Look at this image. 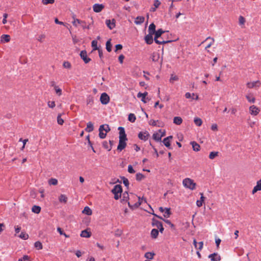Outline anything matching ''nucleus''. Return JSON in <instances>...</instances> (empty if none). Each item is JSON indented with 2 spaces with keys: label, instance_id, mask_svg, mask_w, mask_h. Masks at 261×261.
<instances>
[{
  "label": "nucleus",
  "instance_id": "obj_1",
  "mask_svg": "<svg viewBox=\"0 0 261 261\" xmlns=\"http://www.w3.org/2000/svg\"><path fill=\"white\" fill-rule=\"evenodd\" d=\"M165 31H163L162 29H158L155 31V33H154V42L158 44H164L167 43H170L172 42V40H159L158 39L161 38L162 35L164 33Z\"/></svg>",
  "mask_w": 261,
  "mask_h": 261
},
{
  "label": "nucleus",
  "instance_id": "obj_2",
  "mask_svg": "<svg viewBox=\"0 0 261 261\" xmlns=\"http://www.w3.org/2000/svg\"><path fill=\"white\" fill-rule=\"evenodd\" d=\"M111 130V128L108 124H102L100 125L99 131V137L100 139H105L107 136V134Z\"/></svg>",
  "mask_w": 261,
  "mask_h": 261
},
{
  "label": "nucleus",
  "instance_id": "obj_3",
  "mask_svg": "<svg viewBox=\"0 0 261 261\" xmlns=\"http://www.w3.org/2000/svg\"><path fill=\"white\" fill-rule=\"evenodd\" d=\"M182 184L185 187L193 190L196 188V183L194 180L190 178H186L182 181Z\"/></svg>",
  "mask_w": 261,
  "mask_h": 261
},
{
  "label": "nucleus",
  "instance_id": "obj_4",
  "mask_svg": "<svg viewBox=\"0 0 261 261\" xmlns=\"http://www.w3.org/2000/svg\"><path fill=\"white\" fill-rule=\"evenodd\" d=\"M134 196L136 198L137 197V196L136 195H134ZM138 199V202H137L136 203H135L133 205H132L130 204V202H128V206L130 208H132V209H134V208H137L142 203V201L144 200L145 201V202H146V199L145 198H144L143 197L142 198H141L140 197H137Z\"/></svg>",
  "mask_w": 261,
  "mask_h": 261
},
{
  "label": "nucleus",
  "instance_id": "obj_5",
  "mask_svg": "<svg viewBox=\"0 0 261 261\" xmlns=\"http://www.w3.org/2000/svg\"><path fill=\"white\" fill-rule=\"evenodd\" d=\"M100 101L102 105H107L110 101V97L107 93H102L100 97Z\"/></svg>",
  "mask_w": 261,
  "mask_h": 261
},
{
  "label": "nucleus",
  "instance_id": "obj_6",
  "mask_svg": "<svg viewBox=\"0 0 261 261\" xmlns=\"http://www.w3.org/2000/svg\"><path fill=\"white\" fill-rule=\"evenodd\" d=\"M151 214L153 215H154L155 217L163 220L166 223L168 224L173 230L175 229V225L173 223H172V222L169 220L164 219L162 218V217L158 216L153 213H152Z\"/></svg>",
  "mask_w": 261,
  "mask_h": 261
},
{
  "label": "nucleus",
  "instance_id": "obj_7",
  "mask_svg": "<svg viewBox=\"0 0 261 261\" xmlns=\"http://www.w3.org/2000/svg\"><path fill=\"white\" fill-rule=\"evenodd\" d=\"M249 112L251 115L256 116L260 112V109L254 105L251 106L249 107Z\"/></svg>",
  "mask_w": 261,
  "mask_h": 261
},
{
  "label": "nucleus",
  "instance_id": "obj_8",
  "mask_svg": "<svg viewBox=\"0 0 261 261\" xmlns=\"http://www.w3.org/2000/svg\"><path fill=\"white\" fill-rule=\"evenodd\" d=\"M80 57L86 64L91 61V59L87 57V51L85 50L81 51Z\"/></svg>",
  "mask_w": 261,
  "mask_h": 261
},
{
  "label": "nucleus",
  "instance_id": "obj_9",
  "mask_svg": "<svg viewBox=\"0 0 261 261\" xmlns=\"http://www.w3.org/2000/svg\"><path fill=\"white\" fill-rule=\"evenodd\" d=\"M149 136V133L145 131V132H140L138 134V138L144 141H146L148 140Z\"/></svg>",
  "mask_w": 261,
  "mask_h": 261
},
{
  "label": "nucleus",
  "instance_id": "obj_10",
  "mask_svg": "<svg viewBox=\"0 0 261 261\" xmlns=\"http://www.w3.org/2000/svg\"><path fill=\"white\" fill-rule=\"evenodd\" d=\"M104 7L105 6L103 4H95L93 6V10L94 12L98 13L101 12Z\"/></svg>",
  "mask_w": 261,
  "mask_h": 261
},
{
  "label": "nucleus",
  "instance_id": "obj_11",
  "mask_svg": "<svg viewBox=\"0 0 261 261\" xmlns=\"http://www.w3.org/2000/svg\"><path fill=\"white\" fill-rule=\"evenodd\" d=\"M122 192V186L120 185H116L112 190V193L114 194H121Z\"/></svg>",
  "mask_w": 261,
  "mask_h": 261
},
{
  "label": "nucleus",
  "instance_id": "obj_12",
  "mask_svg": "<svg viewBox=\"0 0 261 261\" xmlns=\"http://www.w3.org/2000/svg\"><path fill=\"white\" fill-rule=\"evenodd\" d=\"M106 24L110 30H112L116 26L115 20L114 19H112V20L110 19H107L106 20Z\"/></svg>",
  "mask_w": 261,
  "mask_h": 261
},
{
  "label": "nucleus",
  "instance_id": "obj_13",
  "mask_svg": "<svg viewBox=\"0 0 261 261\" xmlns=\"http://www.w3.org/2000/svg\"><path fill=\"white\" fill-rule=\"evenodd\" d=\"M208 257L211 259V261H220L221 260V256L217 253L211 254Z\"/></svg>",
  "mask_w": 261,
  "mask_h": 261
},
{
  "label": "nucleus",
  "instance_id": "obj_14",
  "mask_svg": "<svg viewBox=\"0 0 261 261\" xmlns=\"http://www.w3.org/2000/svg\"><path fill=\"white\" fill-rule=\"evenodd\" d=\"M152 35L153 34L148 33V34L145 36L144 40L146 44L150 45L153 43V39Z\"/></svg>",
  "mask_w": 261,
  "mask_h": 261
},
{
  "label": "nucleus",
  "instance_id": "obj_15",
  "mask_svg": "<svg viewBox=\"0 0 261 261\" xmlns=\"http://www.w3.org/2000/svg\"><path fill=\"white\" fill-rule=\"evenodd\" d=\"M260 85L259 81H254L252 82H248L247 83V86L248 88H253L255 87H259Z\"/></svg>",
  "mask_w": 261,
  "mask_h": 261
},
{
  "label": "nucleus",
  "instance_id": "obj_16",
  "mask_svg": "<svg viewBox=\"0 0 261 261\" xmlns=\"http://www.w3.org/2000/svg\"><path fill=\"white\" fill-rule=\"evenodd\" d=\"M126 141L119 140V144L117 146V150L119 151H121L123 149H124L126 146Z\"/></svg>",
  "mask_w": 261,
  "mask_h": 261
},
{
  "label": "nucleus",
  "instance_id": "obj_17",
  "mask_svg": "<svg viewBox=\"0 0 261 261\" xmlns=\"http://www.w3.org/2000/svg\"><path fill=\"white\" fill-rule=\"evenodd\" d=\"M11 37L9 35L3 34L1 37V43H7L10 41Z\"/></svg>",
  "mask_w": 261,
  "mask_h": 261
},
{
  "label": "nucleus",
  "instance_id": "obj_18",
  "mask_svg": "<svg viewBox=\"0 0 261 261\" xmlns=\"http://www.w3.org/2000/svg\"><path fill=\"white\" fill-rule=\"evenodd\" d=\"M261 190V179L257 181L256 185L253 188L252 193L254 194L258 191Z\"/></svg>",
  "mask_w": 261,
  "mask_h": 261
},
{
  "label": "nucleus",
  "instance_id": "obj_19",
  "mask_svg": "<svg viewBox=\"0 0 261 261\" xmlns=\"http://www.w3.org/2000/svg\"><path fill=\"white\" fill-rule=\"evenodd\" d=\"M160 54L155 51L151 54L150 58L153 62H157L160 59Z\"/></svg>",
  "mask_w": 261,
  "mask_h": 261
},
{
  "label": "nucleus",
  "instance_id": "obj_20",
  "mask_svg": "<svg viewBox=\"0 0 261 261\" xmlns=\"http://www.w3.org/2000/svg\"><path fill=\"white\" fill-rule=\"evenodd\" d=\"M147 94L148 93L147 92H145L143 93L140 92L137 94V97L138 98L141 97V101L144 103H146L147 101L146 100L145 97L147 95Z\"/></svg>",
  "mask_w": 261,
  "mask_h": 261
},
{
  "label": "nucleus",
  "instance_id": "obj_21",
  "mask_svg": "<svg viewBox=\"0 0 261 261\" xmlns=\"http://www.w3.org/2000/svg\"><path fill=\"white\" fill-rule=\"evenodd\" d=\"M80 236L83 238H89L91 236V232L90 231H88L87 229H85L81 231Z\"/></svg>",
  "mask_w": 261,
  "mask_h": 261
},
{
  "label": "nucleus",
  "instance_id": "obj_22",
  "mask_svg": "<svg viewBox=\"0 0 261 261\" xmlns=\"http://www.w3.org/2000/svg\"><path fill=\"white\" fill-rule=\"evenodd\" d=\"M152 225L153 226H155L158 228V229H159V228L161 227V226L163 225V224L161 222L156 220L154 218H152Z\"/></svg>",
  "mask_w": 261,
  "mask_h": 261
},
{
  "label": "nucleus",
  "instance_id": "obj_23",
  "mask_svg": "<svg viewBox=\"0 0 261 261\" xmlns=\"http://www.w3.org/2000/svg\"><path fill=\"white\" fill-rule=\"evenodd\" d=\"M94 126L93 123L91 121L88 122L87 124V127L85 129V131L90 133L92 132Z\"/></svg>",
  "mask_w": 261,
  "mask_h": 261
},
{
  "label": "nucleus",
  "instance_id": "obj_24",
  "mask_svg": "<svg viewBox=\"0 0 261 261\" xmlns=\"http://www.w3.org/2000/svg\"><path fill=\"white\" fill-rule=\"evenodd\" d=\"M190 144L192 146V148L193 150L195 151H198L200 150V146L197 142L195 141H192L191 142Z\"/></svg>",
  "mask_w": 261,
  "mask_h": 261
},
{
  "label": "nucleus",
  "instance_id": "obj_25",
  "mask_svg": "<svg viewBox=\"0 0 261 261\" xmlns=\"http://www.w3.org/2000/svg\"><path fill=\"white\" fill-rule=\"evenodd\" d=\"M129 200V195L127 192H125L123 194L122 198L121 199V201L122 203L127 202L128 203V202Z\"/></svg>",
  "mask_w": 261,
  "mask_h": 261
},
{
  "label": "nucleus",
  "instance_id": "obj_26",
  "mask_svg": "<svg viewBox=\"0 0 261 261\" xmlns=\"http://www.w3.org/2000/svg\"><path fill=\"white\" fill-rule=\"evenodd\" d=\"M246 98L248 101L251 103H254L255 101V98L253 96V94L249 93L246 95Z\"/></svg>",
  "mask_w": 261,
  "mask_h": 261
},
{
  "label": "nucleus",
  "instance_id": "obj_27",
  "mask_svg": "<svg viewBox=\"0 0 261 261\" xmlns=\"http://www.w3.org/2000/svg\"><path fill=\"white\" fill-rule=\"evenodd\" d=\"M155 25L153 23H151L149 26L148 33L153 35L155 33Z\"/></svg>",
  "mask_w": 261,
  "mask_h": 261
},
{
  "label": "nucleus",
  "instance_id": "obj_28",
  "mask_svg": "<svg viewBox=\"0 0 261 261\" xmlns=\"http://www.w3.org/2000/svg\"><path fill=\"white\" fill-rule=\"evenodd\" d=\"M145 18L143 16H137L135 20L136 24H141L144 22Z\"/></svg>",
  "mask_w": 261,
  "mask_h": 261
},
{
  "label": "nucleus",
  "instance_id": "obj_29",
  "mask_svg": "<svg viewBox=\"0 0 261 261\" xmlns=\"http://www.w3.org/2000/svg\"><path fill=\"white\" fill-rule=\"evenodd\" d=\"M159 231L157 229H152L150 233L151 237L153 239H156L159 235Z\"/></svg>",
  "mask_w": 261,
  "mask_h": 261
},
{
  "label": "nucleus",
  "instance_id": "obj_30",
  "mask_svg": "<svg viewBox=\"0 0 261 261\" xmlns=\"http://www.w3.org/2000/svg\"><path fill=\"white\" fill-rule=\"evenodd\" d=\"M208 40H211V42L205 46V49H207V48H210L214 42V39L213 38L208 37L202 43L205 42Z\"/></svg>",
  "mask_w": 261,
  "mask_h": 261
},
{
  "label": "nucleus",
  "instance_id": "obj_31",
  "mask_svg": "<svg viewBox=\"0 0 261 261\" xmlns=\"http://www.w3.org/2000/svg\"><path fill=\"white\" fill-rule=\"evenodd\" d=\"M163 143L164 145L169 149H172V148L171 146L170 141L168 140V138H164L163 140Z\"/></svg>",
  "mask_w": 261,
  "mask_h": 261
},
{
  "label": "nucleus",
  "instance_id": "obj_32",
  "mask_svg": "<svg viewBox=\"0 0 261 261\" xmlns=\"http://www.w3.org/2000/svg\"><path fill=\"white\" fill-rule=\"evenodd\" d=\"M182 122V119L180 117H175L173 119V123L177 125H180Z\"/></svg>",
  "mask_w": 261,
  "mask_h": 261
},
{
  "label": "nucleus",
  "instance_id": "obj_33",
  "mask_svg": "<svg viewBox=\"0 0 261 261\" xmlns=\"http://www.w3.org/2000/svg\"><path fill=\"white\" fill-rule=\"evenodd\" d=\"M32 211L35 214H39L41 211V207L39 206L34 205L32 208Z\"/></svg>",
  "mask_w": 261,
  "mask_h": 261
},
{
  "label": "nucleus",
  "instance_id": "obj_34",
  "mask_svg": "<svg viewBox=\"0 0 261 261\" xmlns=\"http://www.w3.org/2000/svg\"><path fill=\"white\" fill-rule=\"evenodd\" d=\"M153 139L156 141H161V138L163 137V135H159L158 133H154L152 136Z\"/></svg>",
  "mask_w": 261,
  "mask_h": 261
},
{
  "label": "nucleus",
  "instance_id": "obj_35",
  "mask_svg": "<svg viewBox=\"0 0 261 261\" xmlns=\"http://www.w3.org/2000/svg\"><path fill=\"white\" fill-rule=\"evenodd\" d=\"M155 254L153 252H147L145 253L144 256L147 259H152L153 258Z\"/></svg>",
  "mask_w": 261,
  "mask_h": 261
},
{
  "label": "nucleus",
  "instance_id": "obj_36",
  "mask_svg": "<svg viewBox=\"0 0 261 261\" xmlns=\"http://www.w3.org/2000/svg\"><path fill=\"white\" fill-rule=\"evenodd\" d=\"M86 102L87 105H93L94 103V98L91 96H89L86 99Z\"/></svg>",
  "mask_w": 261,
  "mask_h": 261
},
{
  "label": "nucleus",
  "instance_id": "obj_37",
  "mask_svg": "<svg viewBox=\"0 0 261 261\" xmlns=\"http://www.w3.org/2000/svg\"><path fill=\"white\" fill-rule=\"evenodd\" d=\"M83 23H85V21L80 20V19L76 18H74V21H72L73 25L76 27L77 26V24H81Z\"/></svg>",
  "mask_w": 261,
  "mask_h": 261
},
{
  "label": "nucleus",
  "instance_id": "obj_38",
  "mask_svg": "<svg viewBox=\"0 0 261 261\" xmlns=\"http://www.w3.org/2000/svg\"><path fill=\"white\" fill-rule=\"evenodd\" d=\"M82 212L87 215H91L92 214V210L88 206H86Z\"/></svg>",
  "mask_w": 261,
  "mask_h": 261
},
{
  "label": "nucleus",
  "instance_id": "obj_39",
  "mask_svg": "<svg viewBox=\"0 0 261 261\" xmlns=\"http://www.w3.org/2000/svg\"><path fill=\"white\" fill-rule=\"evenodd\" d=\"M59 200L61 202L66 203L67 201V197L65 195L61 194L59 196Z\"/></svg>",
  "mask_w": 261,
  "mask_h": 261
},
{
  "label": "nucleus",
  "instance_id": "obj_40",
  "mask_svg": "<svg viewBox=\"0 0 261 261\" xmlns=\"http://www.w3.org/2000/svg\"><path fill=\"white\" fill-rule=\"evenodd\" d=\"M102 147L104 148L107 149L108 151H110L112 149L111 146H109V143L106 141H105L102 142Z\"/></svg>",
  "mask_w": 261,
  "mask_h": 261
},
{
  "label": "nucleus",
  "instance_id": "obj_41",
  "mask_svg": "<svg viewBox=\"0 0 261 261\" xmlns=\"http://www.w3.org/2000/svg\"><path fill=\"white\" fill-rule=\"evenodd\" d=\"M112 44L111 43V39L108 40L106 42V49L108 52L112 51Z\"/></svg>",
  "mask_w": 261,
  "mask_h": 261
},
{
  "label": "nucleus",
  "instance_id": "obj_42",
  "mask_svg": "<svg viewBox=\"0 0 261 261\" xmlns=\"http://www.w3.org/2000/svg\"><path fill=\"white\" fill-rule=\"evenodd\" d=\"M165 214L164 215V217L165 218H169L171 214L170 208L165 207Z\"/></svg>",
  "mask_w": 261,
  "mask_h": 261
},
{
  "label": "nucleus",
  "instance_id": "obj_43",
  "mask_svg": "<svg viewBox=\"0 0 261 261\" xmlns=\"http://www.w3.org/2000/svg\"><path fill=\"white\" fill-rule=\"evenodd\" d=\"M34 247L37 249V250H41L43 248V246L41 242L40 241H37L34 244Z\"/></svg>",
  "mask_w": 261,
  "mask_h": 261
},
{
  "label": "nucleus",
  "instance_id": "obj_44",
  "mask_svg": "<svg viewBox=\"0 0 261 261\" xmlns=\"http://www.w3.org/2000/svg\"><path fill=\"white\" fill-rule=\"evenodd\" d=\"M91 46L93 50H96L99 49L97 46V41L96 40H94L92 41Z\"/></svg>",
  "mask_w": 261,
  "mask_h": 261
},
{
  "label": "nucleus",
  "instance_id": "obj_45",
  "mask_svg": "<svg viewBox=\"0 0 261 261\" xmlns=\"http://www.w3.org/2000/svg\"><path fill=\"white\" fill-rule=\"evenodd\" d=\"M194 122L195 124L198 126H201L202 123V120L200 118H198V117L194 118Z\"/></svg>",
  "mask_w": 261,
  "mask_h": 261
},
{
  "label": "nucleus",
  "instance_id": "obj_46",
  "mask_svg": "<svg viewBox=\"0 0 261 261\" xmlns=\"http://www.w3.org/2000/svg\"><path fill=\"white\" fill-rule=\"evenodd\" d=\"M136 119V116L134 114L130 113L128 115V120L131 122H134Z\"/></svg>",
  "mask_w": 261,
  "mask_h": 261
},
{
  "label": "nucleus",
  "instance_id": "obj_47",
  "mask_svg": "<svg viewBox=\"0 0 261 261\" xmlns=\"http://www.w3.org/2000/svg\"><path fill=\"white\" fill-rule=\"evenodd\" d=\"M218 153L219 152L218 151H212L209 154V158L213 160L218 155Z\"/></svg>",
  "mask_w": 261,
  "mask_h": 261
},
{
  "label": "nucleus",
  "instance_id": "obj_48",
  "mask_svg": "<svg viewBox=\"0 0 261 261\" xmlns=\"http://www.w3.org/2000/svg\"><path fill=\"white\" fill-rule=\"evenodd\" d=\"M48 184L49 185L56 186L58 184V180L56 178H51L48 180Z\"/></svg>",
  "mask_w": 261,
  "mask_h": 261
},
{
  "label": "nucleus",
  "instance_id": "obj_49",
  "mask_svg": "<svg viewBox=\"0 0 261 261\" xmlns=\"http://www.w3.org/2000/svg\"><path fill=\"white\" fill-rule=\"evenodd\" d=\"M54 89H55L56 94L58 96H60L62 94V89L61 88H60L58 86H57V87H55V88H54Z\"/></svg>",
  "mask_w": 261,
  "mask_h": 261
},
{
  "label": "nucleus",
  "instance_id": "obj_50",
  "mask_svg": "<svg viewBox=\"0 0 261 261\" xmlns=\"http://www.w3.org/2000/svg\"><path fill=\"white\" fill-rule=\"evenodd\" d=\"M19 237L25 240L29 238V235L25 232L22 231L19 234Z\"/></svg>",
  "mask_w": 261,
  "mask_h": 261
},
{
  "label": "nucleus",
  "instance_id": "obj_51",
  "mask_svg": "<svg viewBox=\"0 0 261 261\" xmlns=\"http://www.w3.org/2000/svg\"><path fill=\"white\" fill-rule=\"evenodd\" d=\"M121 178L123 180V184L128 189L129 187V181L128 179L124 176L122 177Z\"/></svg>",
  "mask_w": 261,
  "mask_h": 261
},
{
  "label": "nucleus",
  "instance_id": "obj_52",
  "mask_svg": "<svg viewBox=\"0 0 261 261\" xmlns=\"http://www.w3.org/2000/svg\"><path fill=\"white\" fill-rule=\"evenodd\" d=\"M144 178V175L141 173H138L136 175V179L138 181H141Z\"/></svg>",
  "mask_w": 261,
  "mask_h": 261
},
{
  "label": "nucleus",
  "instance_id": "obj_53",
  "mask_svg": "<svg viewBox=\"0 0 261 261\" xmlns=\"http://www.w3.org/2000/svg\"><path fill=\"white\" fill-rule=\"evenodd\" d=\"M61 114H58L57 116V122L59 125H63L64 120L61 117Z\"/></svg>",
  "mask_w": 261,
  "mask_h": 261
},
{
  "label": "nucleus",
  "instance_id": "obj_54",
  "mask_svg": "<svg viewBox=\"0 0 261 261\" xmlns=\"http://www.w3.org/2000/svg\"><path fill=\"white\" fill-rule=\"evenodd\" d=\"M118 129L119 130V136L126 135L124 127L119 126Z\"/></svg>",
  "mask_w": 261,
  "mask_h": 261
},
{
  "label": "nucleus",
  "instance_id": "obj_55",
  "mask_svg": "<svg viewBox=\"0 0 261 261\" xmlns=\"http://www.w3.org/2000/svg\"><path fill=\"white\" fill-rule=\"evenodd\" d=\"M239 24L240 25H243L244 24L245 22V18L242 16H240L239 18Z\"/></svg>",
  "mask_w": 261,
  "mask_h": 261
},
{
  "label": "nucleus",
  "instance_id": "obj_56",
  "mask_svg": "<svg viewBox=\"0 0 261 261\" xmlns=\"http://www.w3.org/2000/svg\"><path fill=\"white\" fill-rule=\"evenodd\" d=\"M63 66L64 68L68 69L70 68L71 67L70 63L68 61H65L63 63Z\"/></svg>",
  "mask_w": 261,
  "mask_h": 261
},
{
  "label": "nucleus",
  "instance_id": "obj_57",
  "mask_svg": "<svg viewBox=\"0 0 261 261\" xmlns=\"http://www.w3.org/2000/svg\"><path fill=\"white\" fill-rule=\"evenodd\" d=\"M48 106L50 108H54L56 106L55 102L54 101H49L47 102Z\"/></svg>",
  "mask_w": 261,
  "mask_h": 261
},
{
  "label": "nucleus",
  "instance_id": "obj_58",
  "mask_svg": "<svg viewBox=\"0 0 261 261\" xmlns=\"http://www.w3.org/2000/svg\"><path fill=\"white\" fill-rule=\"evenodd\" d=\"M178 80V77L176 75H174V74H172L171 75V77L170 79V82H172L174 81H177Z\"/></svg>",
  "mask_w": 261,
  "mask_h": 261
},
{
  "label": "nucleus",
  "instance_id": "obj_59",
  "mask_svg": "<svg viewBox=\"0 0 261 261\" xmlns=\"http://www.w3.org/2000/svg\"><path fill=\"white\" fill-rule=\"evenodd\" d=\"M128 172L130 173H135V170L131 165H129L128 166Z\"/></svg>",
  "mask_w": 261,
  "mask_h": 261
},
{
  "label": "nucleus",
  "instance_id": "obj_60",
  "mask_svg": "<svg viewBox=\"0 0 261 261\" xmlns=\"http://www.w3.org/2000/svg\"><path fill=\"white\" fill-rule=\"evenodd\" d=\"M43 4L47 5L48 4H53L55 2V0H42Z\"/></svg>",
  "mask_w": 261,
  "mask_h": 261
},
{
  "label": "nucleus",
  "instance_id": "obj_61",
  "mask_svg": "<svg viewBox=\"0 0 261 261\" xmlns=\"http://www.w3.org/2000/svg\"><path fill=\"white\" fill-rule=\"evenodd\" d=\"M119 140L126 141L127 140L126 135L119 136Z\"/></svg>",
  "mask_w": 261,
  "mask_h": 261
},
{
  "label": "nucleus",
  "instance_id": "obj_62",
  "mask_svg": "<svg viewBox=\"0 0 261 261\" xmlns=\"http://www.w3.org/2000/svg\"><path fill=\"white\" fill-rule=\"evenodd\" d=\"M157 121H158V120H157ZM149 125L153 126H156V121H155L153 119H151L149 121Z\"/></svg>",
  "mask_w": 261,
  "mask_h": 261
},
{
  "label": "nucleus",
  "instance_id": "obj_63",
  "mask_svg": "<svg viewBox=\"0 0 261 261\" xmlns=\"http://www.w3.org/2000/svg\"><path fill=\"white\" fill-rule=\"evenodd\" d=\"M122 45L120 44H118L115 45V51H117L118 50H121L122 49Z\"/></svg>",
  "mask_w": 261,
  "mask_h": 261
},
{
  "label": "nucleus",
  "instance_id": "obj_64",
  "mask_svg": "<svg viewBox=\"0 0 261 261\" xmlns=\"http://www.w3.org/2000/svg\"><path fill=\"white\" fill-rule=\"evenodd\" d=\"M160 5L161 2L159 0H155L154 1L153 6H154V7L158 8Z\"/></svg>",
  "mask_w": 261,
  "mask_h": 261
}]
</instances>
